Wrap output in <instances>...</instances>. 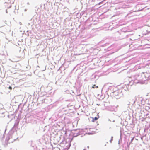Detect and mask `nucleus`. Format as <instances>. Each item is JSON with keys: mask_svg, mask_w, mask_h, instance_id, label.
I'll return each instance as SVG.
<instances>
[{"mask_svg": "<svg viewBox=\"0 0 150 150\" xmlns=\"http://www.w3.org/2000/svg\"><path fill=\"white\" fill-rule=\"evenodd\" d=\"M99 117V115L98 114L97 115V117H92V122H94L95 121L97 120Z\"/></svg>", "mask_w": 150, "mask_h": 150, "instance_id": "obj_1", "label": "nucleus"}, {"mask_svg": "<svg viewBox=\"0 0 150 150\" xmlns=\"http://www.w3.org/2000/svg\"><path fill=\"white\" fill-rule=\"evenodd\" d=\"M98 88V86H96L95 85H94L92 87V88Z\"/></svg>", "mask_w": 150, "mask_h": 150, "instance_id": "obj_2", "label": "nucleus"}, {"mask_svg": "<svg viewBox=\"0 0 150 150\" xmlns=\"http://www.w3.org/2000/svg\"><path fill=\"white\" fill-rule=\"evenodd\" d=\"M9 89H10V90H11L12 89V87L11 86H10L9 88H8Z\"/></svg>", "mask_w": 150, "mask_h": 150, "instance_id": "obj_3", "label": "nucleus"}]
</instances>
